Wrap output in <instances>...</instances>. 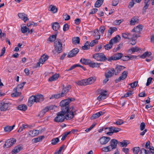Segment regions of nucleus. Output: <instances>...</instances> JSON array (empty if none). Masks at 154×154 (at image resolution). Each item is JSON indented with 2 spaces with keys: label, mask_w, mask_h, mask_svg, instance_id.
I'll return each instance as SVG.
<instances>
[{
  "label": "nucleus",
  "mask_w": 154,
  "mask_h": 154,
  "mask_svg": "<svg viewBox=\"0 0 154 154\" xmlns=\"http://www.w3.org/2000/svg\"><path fill=\"white\" fill-rule=\"evenodd\" d=\"M61 111H60L66 116V120H70L73 118V112H69V106L61 107Z\"/></svg>",
  "instance_id": "obj_1"
},
{
  "label": "nucleus",
  "mask_w": 154,
  "mask_h": 154,
  "mask_svg": "<svg viewBox=\"0 0 154 154\" xmlns=\"http://www.w3.org/2000/svg\"><path fill=\"white\" fill-rule=\"evenodd\" d=\"M93 57L97 61L101 62L105 61L108 59L103 53H95L93 55Z\"/></svg>",
  "instance_id": "obj_2"
},
{
  "label": "nucleus",
  "mask_w": 154,
  "mask_h": 154,
  "mask_svg": "<svg viewBox=\"0 0 154 154\" xmlns=\"http://www.w3.org/2000/svg\"><path fill=\"white\" fill-rule=\"evenodd\" d=\"M143 29V26L141 25H139L135 27L132 29L131 32L133 35L135 36L138 37L140 36V32Z\"/></svg>",
  "instance_id": "obj_3"
},
{
  "label": "nucleus",
  "mask_w": 154,
  "mask_h": 154,
  "mask_svg": "<svg viewBox=\"0 0 154 154\" xmlns=\"http://www.w3.org/2000/svg\"><path fill=\"white\" fill-rule=\"evenodd\" d=\"M57 116L55 117L54 121L56 122H62L64 121L65 119H66V116L61 112L57 113Z\"/></svg>",
  "instance_id": "obj_4"
},
{
  "label": "nucleus",
  "mask_w": 154,
  "mask_h": 154,
  "mask_svg": "<svg viewBox=\"0 0 154 154\" xmlns=\"http://www.w3.org/2000/svg\"><path fill=\"white\" fill-rule=\"evenodd\" d=\"M55 51L58 53L61 52L62 49V44L61 40L60 39H57L54 42Z\"/></svg>",
  "instance_id": "obj_5"
},
{
  "label": "nucleus",
  "mask_w": 154,
  "mask_h": 154,
  "mask_svg": "<svg viewBox=\"0 0 154 154\" xmlns=\"http://www.w3.org/2000/svg\"><path fill=\"white\" fill-rule=\"evenodd\" d=\"M74 100L75 99L73 98H69L67 99L61 101L60 105L61 107H68L70 102Z\"/></svg>",
  "instance_id": "obj_6"
},
{
  "label": "nucleus",
  "mask_w": 154,
  "mask_h": 154,
  "mask_svg": "<svg viewBox=\"0 0 154 154\" xmlns=\"http://www.w3.org/2000/svg\"><path fill=\"white\" fill-rule=\"evenodd\" d=\"M11 105L10 103H5L2 101L0 103V109L1 111H5L10 109L9 106Z\"/></svg>",
  "instance_id": "obj_7"
},
{
  "label": "nucleus",
  "mask_w": 154,
  "mask_h": 154,
  "mask_svg": "<svg viewBox=\"0 0 154 154\" xmlns=\"http://www.w3.org/2000/svg\"><path fill=\"white\" fill-rule=\"evenodd\" d=\"M123 54L121 53H118L114 54L112 57L108 58L107 60L111 61L112 60H119L122 57Z\"/></svg>",
  "instance_id": "obj_8"
},
{
  "label": "nucleus",
  "mask_w": 154,
  "mask_h": 154,
  "mask_svg": "<svg viewBox=\"0 0 154 154\" xmlns=\"http://www.w3.org/2000/svg\"><path fill=\"white\" fill-rule=\"evenodd\" d=\"M16 139L13 138L11 139H9L5 141L3 147L4 148L6 147L7 148L12 146L16 142Z\"/></svg>",
  "instance_id": "obj_9"
},
{
  "label": "nucleus",
  "mask_w": 154,
  "mask_h": 154,
  "mask_svg": "<svg viewBox=\"0 0 154 154\" xmlns=\"http://www.w3.org/2000/svg\"><path fill=\"white\" fill-rule=\"evenodd\" d=\"M110 140L109 137L105 136L102 137L99 139V142L102 145L106 144Z\"/></svg>",
  "instance_id": "obj_10"
},
{
  "label": "nucleus",
  "mask_w": 154,
  "mask_h": 154,
  "mask_svg": "<svg viewBox=\"0 0 154 154\" xmlns=\"http://www.w3.org/2000/svg\"><path fill=\"white\" fill-rule=\"evenodd\" d=\"M79 51V49L77 48H74L68 53L67 57L71 58L75 56L78 53Z\"/></svg>",
  "instance_id": "obj_11"
},
{
  "label": "nucleus",
  "mask_w": 154,
  "mask_h": 154,
  "mask_svg": "<svg viewBox=\"0 0 154 154\" xmlns=\"http://www.w3.org/2000/svg\"><path fill=\"white\" fill-rule=\"evenodd\" d=\"M107 95V91L102 90L99 96L97 98V100L99 101L102 100L106 99Z\"/></svg>",
  "instance_id": "obj_12"
},
{
  "label": "nucleus",
  "mask_w": 154,
  "mask_h": 154,
  "mask_svg": "<svg viewBox=\"0 0 154 154\" xmlns=\"http://www.w3.org/2000/svg\"><path fill=\"white\" fill-rule=\"evenodd\" d=\"M121 129L117 127H111L108 128V130L110 131L111 132L108 133V134L110 136L112 135L114 133H117L121 130Z\"/></svg>",
  "instance_id": "obj_13"
},
{
  "label": "nucleus",
  "mask_w": 154,
  "mask_h": 154,
  "mask_svg": "<svg viewBox=\"0 0 154 154\" xmlns=\"http://www.w3.org/2000/svg\"><path fill=\"white\" fill-rule=\"evenodd\" d=\"M125 68V67L124 66H117L115 69L113 68L112 69V71H114L115 75H116Z\"/></svg>",
  "instance_id": "obj_14"
},
{
  "label": "nucleus",
  "mask_w": 154,
  "mask_h": 154,
  "mask_svg": "<svg viewBox=\"0 0 154 154\" xmlns=\"http://www.w3.org/2000/svg\"><path fill=\"white\" fill-rule=\"evenodd\" d=\"M128 74V72L127 71H124L122 73V75L118 79H116L115 81L116 83H117L120 82L121 80L125 79L127 77Z\"/></svg>",
  "instance_id": "obj_15"
},
{
  "label": "nucleus",
  "mask_w": 154,
  "mask_h": 154,
  "mask_svg": "<svg viewBox=\"0 0 154 154\" xmlns=\"http://www.w3.org/2000/svg\"><path fill=\"white\" fill-rule=\"evenodd\" d=\"M119 142L115 139H112L110 141V146L111 149L112 150L113 149L116 148L117 144L119 145Z\"/></svg>",
  "instance_id": "obj_16"
},
{
  "label": "nucleus",
  "mask_w": 154,
  "mask_h": 154,
  "mask_svg": "<svg viewBox=\"0 0 154 154\" xmlns=\"http://www.w3.org/2000/svg\"><path fill=\"white\" fill-rule=\"evenodd\" d=\"M18 15L19 17L22 19L24 22L29 20V19L27 17V15L24 13H19Z\"/></svg>",
  "instance_id": "obj_17"
},
{
  "label": "nucleus",
  "mask_w": 154,
  "mask_h": 154,
  "mask_svg": "<svg viewBox=\"0 0 154 154\" xmlns=\"http://www.w3.org/2000/svg\"><path fill=\"white\" fill-rule=\"evenodd\" d=\"M36 102V98L35 96L32 95L29 98L28 102V105L31 106L34 103Z\"/></svg>",
  "instance_id": "obj_18"
},
{
  "label": "nucleus",
  "mask_w": 154,
  "mask_h": 154,
  "mask_svg": "<svg viewBox=\"0 0 154 154\" xmlns=\"http://www.w3.org/2000/svg\"><path fill=\"white\" fill-rule=\"evenodd\" d=\"M105 113L103 111H100L94 114L91 117V119H94L99 117L100 116L103 115Z\"/></svg>",
  "instance_id": "obj_19"
},
{
  "label": "nucleus",
  "mask_w": 154,
  "mask_h": 154,
  "mask_svg": "<svg viewBox=\"0 0 154 154\" xmlns=\"http://www.w3.org/2000/svg\"><path fill=\"white\" fill-rule=\"evenodd\" d=\"M121 39V37L119 35H117L115 37L111 39L110 41V43H116L119 42Z\"/></svg>",
  "instance_id": "obj_20"
},
{
  "label": "nucleus",
  "mask_w": 154,
  "mask_h": 154,
  "mask_svg": "<svg viewBox=\"0 0 154 154\" xmlns=\"http://www.w3.org/2000/svg\"><path fill=\"white\" fill-rule=\"evenodd\" d=\"M32 127L31 125H29L27 124H22L21 126L19 128L18 131V132H20L22 131L24 129L28 128H31Z\"/></svg>",
  "instance_id": "obj_21"
},
{
  "label": "nucleus",
  "mask_w": 154,
  "mask_h": 154,
  "mask_svg": "<svg viewBox=\"0 0 154 154\" xmlns=\"http://www.w3.org/2000/svg\"><path fill=\"white\" fill-rule=\"evenodd\" d=\"M23 149V147L22 146H15L14 149L12 151V154H16L19 152Z\"/></svg>",
  "instance_id": "obj_22"
},
{
  "label": "nucleus",
  "mask_w": 154,
  "mask_h": 154,
  "mask_svg": "<svg viewBox=\"0 0 154 154\" xmlns=\"http://www.w3.org/2000/svg\"><path fill=\"white\" fill-rule=\"evenodd\" d=\"M133 35L131 32L129 33L128 32L123 33L122 34V37L125 39H130L132 38Z\"/></svg>",
  "instance_id": "obj_23"
},
{
  "label": "nucleus",
  "mask_w": 154,
  "mask_h": 154,
  "mask_svg": "<svg viewBox=\"0 0 154 154\" xmlns=\"http://www.w3.org/2000/svg\"><path fill=\"white\" fill-rule=\"evenodd\" d=\"M36 98V103L40 102L44 100V97L43 95L41 94H38L35 96Z\"/></svg>",
  "instance_id": "obj_24"
},
{
  "label": "nucleus",
  "mask_w": 154,
  "mask_h": 154,
  "mask_svg": "<svg viewBox=\"0 0 154 154\" xmlns=\"http://www.w3.org/2000/svg\"><path fill=\"white\" fill-rule=\"evenodd\" d=\"M18 91L17 88H14L13 90L14 92L11 94V96L13 97H17L20 96L21 94V93Z\"/></svg>",
  "instance_id": "obj_25"
},
{
  "label": "nucleus",
  "mask_w": 154,
  "mask_h": 154,
  "mask_svg": "<svg viewBox=\"0 0 154 154\" xmlns=\"http://www.w3.org/2000/svg\"><path fill=\"white\" fill-rule=\"evenodd\" d=\"M96 80L94 77H91L87 79H85L86 85L89 84H91L93 83Z\"/></svg>",
  "instance_id": "obj_26"
},
{
  "label": "nucleus",
  "mask_w": 154,
  "mask_h": 154,
  "mask_svg": "<svg viewBox=\"0 0 154 154\" xmlns=\"http://www.w3.org/2000/svg\"><path fill=\"white\" fill-rule=\"evenodd\" d=\"M39 134V131L37 130H30L29 133V135L31 137H34Z\"/></svg>",
  "instance_id": "obj_27"
},
{
  "label": "nucleus",
  "mask_w": 154,
  "mask_h": 154,
  "mask_svg": "<svg viewBox=\"0 0 154 154\" xmlns=\"http://www.w3.org/2000/svg\"><path fill=\"white\" fill-rule=\"evenodd\" d=\"M114 74H115L114 71H112V69L109 70L107 72H105V78H109L112 77Z\"/></svg>",
  "instance_id": "obj_28"
},
{
  "label": "nucleus",
  "mask_w": 154,
  "mask_h": 154,
  "mask_svg": "<svg viewBox=\"0 0 154 154\" xmlns=\"http://www.w3.org/2000/svg\"><path fill=\"white\" fill-rule=\"evenodd\" d=\"M15 127V125H14L12 126L7 125L4 127V130L5 132H10Z\"/></svg>",
  "instance_id": "obj_29"
},
{
  "label": "nucleus",
  "mask_w": 154,
  "mask_h": 154,
  "mask_svg": "<svg viewBox=\"0 0 154 154\" xmlns=\"http://www.w3.org/2000/svg\"><path fill=\"white\" fill-rule=\"evenodd\" d=\"M63 96V93H60L52 95L50 97V99H51L54 98H58Z\"/></svg>",
  "instance_id": "obj_30"
},
{
  "label": "nucleus",
  "mask_w": 154,
  "mask_h": 154,
  "mask_svg": "<svg viewBox=\"0 0 154 154\" xmlns=\"http://www.w3.org/2000/svg\"><path fill=\"white\" fill-rule=\"evenodd\" d=\"M138 17L137 16H134L131 19L130 21V24L131 25H134L136 22L138 23Z\"/></svg>",
  "instance_id": "obj_31"
},
{
  "label": "nucleus",
  "mask_w": 154,
  "mask_h": 154,
  "mask_svg": "<svg viewBox=\"0 0 154 154\" xmlns=\"http://www.w3.org/2000/svg\"><path fill=\"white\" fill-rule=\"evenodd\" d=\"M128 142V140H124L122 142H119V145L122 147H126L129 144Z\"/></svg>",
  "instance_id": "obj_32"
},
{
  "label": "nucleus",
  "mask_w": 154,
  "mask_h": 154,
  "mask_svg": "<svg viewBox=\"0 0 154 154\" xmlns=\"http://www.w3.org/2000/svg\"><path fill=\"white\" fill-rule=\"evenodd\" d=\"M52 27L54 30L57 31L60 27L59 23L57 22H54L52 24Z\"/></svg>",
  "instance_id": "obj_33"
},
{
  "label": "nucleus",
  "mask_w": 154,
  "mask_h": 154,
  "mask_svg": "<svg viewBox=\"0 0 154 154\" xmlns=\"http://www.w3.org/2000/svg\"><path fill=\"white\" fill-rule=\"evenodd\" d=\"M71 88V86L70 85H68L65 87L62 90L61 93H63V95H64L67 93L70 89Z\"/></svg>",
  "instance_id": "obj_34"
},
{
  "label": "nucleus",
  "mask_w": 154,
  "mask_h": 154,
  "mask_svg": "<svg viewBox=\"0 0 154 154\" xmlns=\"http://www.w3.org/2000/svg\"><path fill=\"white\" fill-rule=\"evenodd\" d=\"M44 138V136H42L33 139H32V141L33 143H37L38 142L42 141Z\"/></svg>",
  "instance_id": "obj_35"
},
{
  "label": "nucleus",
  "mask_w": 154,
  "mask_h": 154,
  "mask_svg": "<svg viewBox=\"0 0 154 154\" xmlns=\"http://www.w3.org/2000/svg\"><path fill=\"white\" fill-rule=\"evenodd\" d=\"M59 74H56L53 75L48 79L49 82H52L57 80L59 77Z\"/></svg>",
  "instance_id": "obj_36"
},
{
  "label": "nucleus",
  "mask_w": 154,
  "mask_h": 154,
  "mask_svg": "<svg viewBox=\"0 0 154 154\" xmlns=\"http://www.w3.org/2000/svg\"><path fill=\"white\" fill-rule=\"evenodd\" d=\"M117 30V28L115 27H110L108 31V34H109L110 35H111L115 31Z\"/></svg>",
  "instance_id": "obj_37"
},
{
  "label": "nucleus",
  "mask_w": 154,
  "mask_h": 154,
  "mask_svg": "<svg viewBox=\"0 0 154 154\" xmlns=\"http://www.w3.org/2000/svg\"><path fill=\"white\" fill-rule=\"evenodd\" d=\"M139 37L136 36H135L132 35V38L130 40H131L130 44L132 45H134L136 43V40Z\"/></svg>",
  "instance_id": "obj_38"
},
{
  "label": "nucleus",
  "mask_w": 154,
  "mask_h": 154,
  "mask_svg": "<svg viewBox=\"0 0 154 154\" xmlns=\"http://www.w3.org/2000/svg\"><path fill=\"white\" fill-rule=\"evenodd\" d=\"M104 0H97L94 5L96 8L100 7L103 4Z\"/></svg>",
  "instance_id": "obj_39"
},
{
  "label": "nucleus",
  "mask_w": 154,
  "mask_h": 154,
  "mask_svg": "<svg viewBox=\"0 0 154 154\" xmlns=\"http://www.w3.org/2000/svg\"><path fill=\"white\" fill-rule=\"evenodd\" d=\"M49 8L50 9V11H52L53 13H55L57 11V9L53 5H51L49 6Z\"/></svg>",
  "instance_id": "obj_40"
},
{
  "label": "nucleus",
  "mask_w": 154,
  "mask_h": 154,
  "mask_svg": "<svg viewBox=\"0 0 154 154\" xmlns=\"http://www.w3.org/2000/svg\"><path fill=\"white\" fill-rule=\"evenodd\" d=\"M100 63H94L91 61L89 66L92 68L98 67L100 66Z\"/></svg>",
  "instance_id": "obj_41"
},
{
  "label": "nucleus",
  "mask_w": 154,
  "mask_h": 154,
  "mask_svg": "<svg viewBox=\"0 0 154 154\" xmlns=\"http://www.w3.org/2000/svg\"><path fill=\"white\" fill-rule=\"evenodd\" d=\"M18 109L20 110L25 111L27 109V107L25 105L22 104L20 105L18 107Z\"/></svg>",
  "instance_id": "obj_42"
},
{
  "label": "nucleus",
  "mask_w": 154,
  "mask_h": 154,
  "mask_svg": "<svg viewBox=\"0 0 154 154\" xmlns=\"http://www.w3.org/2000/svg\"><path fill=\"white\" fill-rule=\"evenodd\" d=\"M29 30V29L26 26H21V31L23 33H25Z\"/></svg>",
  "instance_id": "obj_43"
},
{
  "label": "nucleus",
  "mask_w": 154,
  "mask_h": 154,
  "mask_svg": "<svg viewBox=\"0 0 154 154\" xmlns=\"http://www.w3.org/2000/svg\"><path fill=\"white\" fill-rule=\"evenodd\" d=\"M48 56L43 55L40 59V62L44 63L48 59Z\"/></svg>",
  "instance_id": "obj_44"
},
{
  "label": "nucleus",
  "mask_w": 154,
  "mask_h": 154,
  "mask_svg": "<svg viewBox=\"0 0 154 154\" xmlns=\"http://www.w3.org/2000/svg\"><path fill=\"white\" fill-rule=\"evenodd\" d=\"M54 108V106H47L45 108L42 110L45 112V113L46 112H48L49 110H52Z\"/></svg>",
  "instance_id": "obj_45"
},
{
  "label": "nucleus",
  "mask_w": 154,
  "mask_h": 154,
  "mask_svg": "<svg viewBox=\"0 0 154 154\" xmlns=\"http://www.w3.org/2000/svg\"><path fill=\"white\" fill-rule=\"evenodd\" d=\"M72 43L73 44H79L80 42V39L78 37H75L72 39Z\"/></svg>",
  "instance_id": "obj_46"
},
{
  "label": "nucleus",
  "mask_w": 154,
  "mask_h": 154,
  "mask_svg": "<svg viewBox=\"0 0 154 154\" xmlns=\"http://www.w3.org/2000/svg\"><path fill=\"white\" fill-rule=\"evenodd\" d=\"M151 53L150 52H149L148 51L145 52L143 55H141L140 57L143 58H145L147 56H151Z\"/></svg>",
  "instance_id": "obj_47"
},
{
  "label": "nucleus",
  "mask_w": 154,
  "mask_h": 154,
  "mask_svg": "<svg viewBox=\"0 0 154 154\" xmlns=\"http://www.w3.org/2000/svg\"><path fill=\"white\" fill-rule=\"evenodd\" d=\"M26 83V82H23L22 83L18 85L17 87L15 88H17V90L18 91H20L19 89H22L23 88V87L24 86Z\"/></svg>",
  "instance_id": "obj_48"
},
{
  "label": "nucleus",
  "mask_w": 154,
  "mask_h": 154,
  "mask_svg": "<svg viewBox=\"0 0 154 154\" xmlns=\"http://www.w3.org/2000/svg\"><path fill=\"white\" fill-rule=\"evenodd\" d=\"M140 50V49L137 47H133L131 48L130 49L128 50V52H137Z\"/></svg>",
  "instance_id": "obj_49"
},
{
  "label": "nucleus",
  "mask_w": 154,
  "mask_h": 154,
  "mask_svg": "<svg viewBox=\"0 0 154 154\" xmlns=\"http://www.w3.org/2000/svg\"><path fill=\"white\" fill-rule=\"evenodd\" d=\"M59 141V140L58 138L56 137L53 139L51 140V144L53 145L56 144Z\"/></svg>",
  "instance_id": "obj_50"
},
{
  "label": "nucleus",
  "mask_w": 154,
  "mask_h": 154,
  "mask_svg": "<svg viewBox=\"0 0 154 154\" xmlns=\"http://www.w3.org/2000/svg\"><path fill=\"white\" fill-rule=\"evenodd\" d=\"M90 48L89 42L87 41L85 43L84 46L82 47V49L84 50H86Z\"/></svg>",
  "instance_id": "obj_51"
},
{
  "label": "nucleus",
  "mask_w": 154,
  "mask_h": 154,
  "mask_svg": "<svg viewBox=\"0 0 154 154\" xmlns=\"http://www.w3.org/2000/svg\"><path fill=\"white\" fill-rule=\"evenodd\" d=\"M102 150L103 151L105 152H107L112 150L110 146H109V145L106 147L103 148Z\"/></svg>",
  "instance_id": "obj_52"
},
{
  "label": "nucleus",
  "mask_w": 154,
  "mask_h": 154,
  "mask_svg": "<svg viewBox=\"0 0 154 154\" xmlns=\"http://www.w3.org/2000/svg\"><path fill=\"white\" fill-rule=\"evenodd\" d=\"M132 150L134 154H138L140 150V148L139 147H135L133 148Z\"/></svg>",
  "instance_id": "obj_53"
},
{
  "label": "nucleus",
  "mask_w": 154,
  "mask_h": 154,
  "mask_svg": "<svg viewBox=\"0 0 154 154\" xmlns=\"http://www.w3.org/2000/svg\"><path fill=\"white\" fill-rule=\"evenodd\" d=\"M56 36L57 34L55 35H53L51 36L48 38L49 40L51 42H53L56 40Z\"/></svg>",
  "instance_id": "obj_54"
},
{
  "label": "nucleus",
  "mask_w": 154,
  "mask_h": 154,
  "mask_svg": "<svg viewBox=\"0 0 154 154\" xmlns=\"http://www.w3.org/2000/svg\"><path fill=\"white\" fill-rule=\"evenodd\" d=\"M113 44L112 43H110V41L109 42V44L105 45L104 47L106 50H109L112 47Z\"/></svg>",
  "instance_id": "obj_55"
},
{
  "label": "nucleus",
  "mask_w": 154,
  "mask_h": 154,
  "mask_svg": "<svg viewBox=\"0 0 154 154\" xmlns=\"http://www.w3.org/2000/svg\"><path fill=\"white\" fill-rule=\"evenodd\" d=\"M85 81V79L79 81L77 83V84L79 85H86Z\"/></svg>",
  "instance_id": "obj_56"
},
{
  "label": "nucleus",
  "mask_w": 154,
  "mask_h": 154,
  "mask_svg": "<svg viewBox=\"0 0 154 154\" xmlns=\"http://www.w3.org/2000/svg\"><path fill=\"white\" fill-rule=\"evenodd\" d=\"M144 2L145 5L143 9V13L145 12L146 11V10L147 8L149 5V4L148 3V1L147 2L146 1L145 2Z\"/></svg>",
  "instance_id": "obj_57"
},
{
  "label": "nucleus",
  "mask_w": 154,
  "mask_h": 154,
  "mask_svg": "<svg viewBox=\"0 0 154 154\" xmlns=\"http://www.w3.org/2000/svg\"><path fill=\"white\" fill-rule=\"evenodd\" d=\"M63 16L65 20H67L70 19V16L68 15L66 13L63 14Z\"/></svg>",
  "instance_id": "obj_58"
},
{
  "label": "nucleus",
  "mask_w": 154,
  "mask_h": 154,
  "mask_svg": "<svg viewBox=\"0 0 154 154\" xmlns=\"http://www.w3.org/2000/svg\"><path fill=\"white\" fill-rule=\"evenodd\" d=\"M98 42V41L97 40H92L89 44L90 46L92 47L95 44H97Z\"/></svg>",
  "instance_id": "obj_59"
},
{
  "label": "nucleus",
  "mask_w": 154,
  "mask_h": 154,
  "mask_svg": "<svg viewBox=\"0 0 154 154\" xmlns=\"http://www.w3.org/2000/svg\"><path fill=\"white\" fill-rule=\"evenodd\" d=\"M137 83L138 81H135L129 84V85L131 86V88H134L137 86Z\"/></svg>",
  "instance_id": "obj_60"
},
{
  "label": "nucleus",
  "mask_w": 154,
  "mask_h": 154,
  "mask_svg": "<svg viewBox=\"0 0 154 154\" xmlns=\"http://www.w3.org/2000/svg\"><path fill=\"white\" fill-rule=\"evenodd\" d=\"M69 112H73V117L74 116L76 115V111L74 110V107L73 106H71L69 108Z\"/></svg>",
  "instance_id": "obj_61"
},
{
  "label": "nucleus",
  "mask_w": 154,
  "mask_h": 154,
  "mask_svg": "<svg viewBox=\"0 0 154 154\" xmlns=\"http://www.w3.org/2000/svg\"><path fill=\"white\" fill-rule=\"evenodd\" d=\"M135 3L134 0H132L131 2H129L128 8H132Z\"/></svg>",
  "instance_id": "obj_62"
},
{
  "label": "nucleus",
  "mask_w": 154,
  "mask_h": 154,
  "mask_svg": "<svg viewBox=\"0 0 154 154\" xmlns=\"http://www.w3.org/2000/svg\"><path fill=\"white\" fill-rule=\"evenodd\" d=\"M124 123V122L121 119H119L117 120L114 123L116 124L117 125H121Z\"/></svg>",
  "instance_id": "obj_63"
},
{
  "label": "nucleus",
  "mask_w": 154,
  "mask_h": 154,
  "mask_svg": "<svg viewBox=\"0 0 154 154\" xmlns=\"http://www.w3.org/2000/svg\"><path fill=\"white\" fill-rule=\"evenodd\" d=\"M106 29V27L104 26H101L100 28V33L101 34L103 33L104 30Z\"/></svg>",
  "instance_id": "obj_64"
}]
</instances>
